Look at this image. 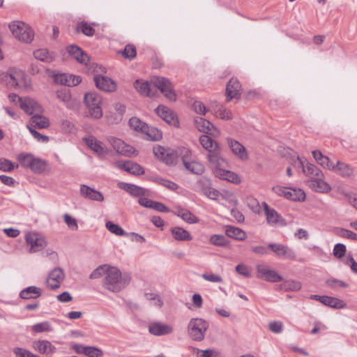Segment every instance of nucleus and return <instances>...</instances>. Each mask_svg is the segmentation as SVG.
<instances>
[{"instance_id":"obj_42","label":"nucleus","mask_w":357,"mask_h":357,"mask_svg":"<svg viewBox=\"0 0 357 357\" xmlns=\"http://www.w3.org/2000/svg\"><path fill=\"white\" fill-rule=\"evenodd\" d=\"M135 88L137 91L145 96H153V93L151 91V85L148 82H142L136 80L135 82Z\"/></svg>"},{"instance_id":"obj_2","label":"nucleus","mask_w":357,"mask_h":357,"mask_svg":"<svg viewBox=\"0 0 357 357\" xmlns=\"http://www.w3.org/2000/svg\"><path fill=\"white\" fill-rule=\"evenodd\" d=\"M84 102L87 109V116L94 119H99L102 116L101 107L102 98L95 92L86 93Z\"/></svg>"},{"instance_id":"obj_38","label":"nucleus","mask_w":357,"mask_h":357,"mask_svg":"<svg viewBox=\"0 0 357 357\" xmlns=\"http://www.w3.org/2000/svg\"><path fill=\"white\" fill-rule=\"evenodd\" d=\"M302 287L301 282L294 280H284L282 284L279 285V289L285 291H297Z\"/></svg>"},{"instance_id":"obj_61","label":"nucleus","mask_w":357,"mask_h":357,"mask_svg":"<svg viewBox=\"0 0 357 357\" xmlns=\"http://www.w3.org/2000/svg\"><path fill=\"white\" fill-rule=\"evenodd\" d=\"M155 181L158 183H159L160 185H162L172 190H174L178 188L177 184H176L175 183H174L169 180L163 178H155Z\"/></svg>"},{"instance_id":"obj_13","label":"nucleus","mask_w":357,"mask_h":357,"mask_svg":"<svg viewBox=\"0 0 357 357\" xmlns=\"http://www.w3.org/2000/svg\"><path fill=\"white\" fill-rule=\"evenodd\" d=\"M242 86L236 77H231L226 86V102L231 101L233 98H239Z\"/></svg>"},{"instance_id":"obj_29","label":"nucleus","mask_w":357,"mask_h":357,"mask_svg":"<svg viewBox=\"0 0 357 357\" xmlns=\"http://www.w3.org/2000/svg\"><path fill=\"white\" fill-rule=\"evenodd\" d=\"M199 142L202 147L206 149L208 153L215 152L221 149L220 145L215 141L206 135H203L199 137Z\"/></svg>"},{"instance_id":"obj_60","label":"nucleus","mask_w":357,"mask_h":357,"mask_svg":"<svg viewBox=\"0 0 357 357\" xmlns=\"http://www.w3.org/2000/svg\"><path fill=\"white\" fill-rule=\"evenodd\" d=\"M192 349L197 354L202 352V354L199 357H217L218 355V352L214 349H208L201 350L198 348H193Z\"/></svg>"},{"instance_id":"obj_19","label":"nucleus","mask_w":357,"mask_h":357,"mask_svg":"<svg viewBox=\"0 0 357 357\" xmlns=\"http://www.w3.org/2000/svg\"><path fill=\"white\" fill-rule=\"evenodd\" d=\"M227 144L229 148L231 149L232 153L240 160L245 161L248 159V154L246 151V149L243 145L239 143L238 141L227 139Z\"/></svg>"},{"instance_id":"obj_20","label":"nucleus","mask_w":357,"mask_h":357,"mask_svg":"<svg viewBox=\"0 0 357 357\" xmlns=\"http://www.w3.org/2000/svg\"><path fill=\"white\" fill-rule=\"evenodd\" d=\"M94 82L97 88L105 91H114L116 89V83L105 76H95Z\"/></svg>"},{"instance_id":"obj_49","label":"nucleus","mask_w":357,"mask_h":357,"mask_svg":"<svg viewBox=\"0 0 357 357\" xmlns=\"http://www.w3.org/2000/svg\"><path fill=\"white\" fill-rule=\"evenodd\" d=\"M209 241L212 245L219 247H224L228 244L227 239L225 236L221 234L212 235Z\"/></svg>"},{"instance_id":"obj_57","label":"nucleus","mask_w":357,"mask_h":357,"mask_svg":"<svg viewBox=\"0 0 357 357\" xmlns=\"http://www.w3.org/2000/svg\"><path fill=\"white\" fill-rule=\"evenodd\" d=\"M13 352L15 357H40L39 356L33 354L29 350L22 347L14 348Z\"/></svg>"},{"instance_id":"obj_3","label":"nucleus","mask_w":357,"mask_h":357,"mask_svg":"<svg viewBox=\"0 0 357 357\" xmlns=\"http://www.w3.org/2000/svg\"><path fill=\"white\" fill-rule=\"evenodd\" d=\"M209 327L208 323L202 318H192L188 324L189 337L194 341L201 342Z\"/></svg>"},{"instance_id":"obj_39","label":"nucleus","mask_w":357,"mask_h":357,"mask_svg":"<svg viewBox=\"0 0 357 357\" xmlns=\"http://www.w3.org/2000/svg\"><path fill=\"white\" fill-rule=\"evenodd\" d=\"M323 304L326 306L335 308V309H343L346 307V303L337 298L325 296Z\"/></svg>"},{"instance_id":"obj_33","label":"nucleus","mask_w":357,"mask_h":357,"mask_svg":"<svg viewBox=\"0 0 357 357\" xmlns=\"http://www.w3.org/2000/svg\"><path fill=\"white\" fill-rule=\"evenodd\" d=\"M312 155L315 160L323 167L333 170L335 168V163L328 157L324 155L321 151L315 150L312 151Z\"/></svg>"},{"instance_id":"obj_8","label":"nucleus","mask_w":357,"mask_h":357,"mask_svg":"<svg viewBox=\"0 0 357 357\" xmlns=\"http://www.w3.org/2000/svg\"><path fill=\"white\" fill-rule=\"evenodd\" d=\"M294 162L292 163L294 167H301L303 172L305 176H309L310 178H314L317 176H323V172L316 165L305 162L298 156H296V159H293Z\"/></svg>"},{"instance_id":"obj_4","label":"nucleus","mask_w":357,"mask_h":357,"mask_svg":"<svg viewBox=\"0 0 357 357\" xmlns=\"http://www.w3.org/2000/svg\"><path fill=\"white\" fill-rule=\"evenodd\" d=\"M8 26L15 38L20 41L29 43L33 40V31L27 24L22 21H14Z\"/></svg>"},{"instance_id":"obj_30","label":"nucleus","mask_w":357,"mask_h":357,"mask_svg":"<svg viewBox=\"0 0 357 357\" xmlns=\"http://www.w3.org/2000/svg\"><path fill=\"white\" fill-rule=\"evenodd\" d=\"M172 212L188 223L192 224L199 222V219L188 209L176 207Z\"/></svg>"},{"instance_id":"obj_56","label":"nucleus","mask_w":357,"mask_h":357,"mask_svg":"<svg viewBox=\"0 0 357 357\" xmlns=\"http://www.w3.org/2000/svg\"><path fill=\"white\" fill-rule=\"evenodd\" d=\"M121 53L125 59H133L137 54L136 48L132 45H126L124 50Z\"/></svg>"},{"instance_id":"obj_44","label":"nucleus","mask_w":357,"mask_h":357,"mask_svg":"<svg viewBox=\"0 0 357 357\" xmlns=\"http://www.w3.org/2000/svg\"><path fill=\"white\" fill-rule=\"evenodd\" d=\"M142 133L146 135L147 139L151 141H158L162 138V132L160 130L155 127H149L148 125Z\"/></svg>"},{"instance_id":"obj_48","label":"nucleus","mask_w":357,"mask_h":357,"mask_svg":"<svg viewBox=\"0 0 357 357\" xmlns=\"http://www.w3.org/2000/svg\"><path fill=\"white\" fill-rule=\"evenodd\" d=\"M77 31L82 32L86 36H92L95 33V29L86 22L82 21L77 25Z\"/></svg>"},{"instance_id":"obj_25","label":"nucleus","mask_w":357,"mask_h":357,"mask_svg":"<svg viewBox=\"0 0 357 357\" xmlns=\"http://www.w3.org/2000/svg\"><path fill=\"white\" fill-rule=\"evenodd\" d=\"M119 188L124 190L134 197H140L146 195V189L134 184L121 182L118 184Z\"/></svg>"},{"instance_id":"obj_36","label":"nucleus","mask_w":357,"mask_h":357,"mask_svg":"<svg viewBox=\"0 0 357 357\" xmlns=\"http://www.w3.org/2000/svg\"><path fill=\"white\" fill-rule=\"evenodd\" d=\"M183 163L184 167L190 172L195 174H202L204 172V166L197 161H188L185 158H183Z\"/></svg>"},{"instance_id":"obj_16","label":"nucleus","mask_w":357,"mask_h":357,"mask_svg":"<svg viewBox=\"0 0 357 357\" xmlns=\"http://www.w3.org/2000/svg\"><path fill=\"white\" fill-rule=\"evenodd\" d=\"M85 144L90 148L97 155L103 156L107 153V148L103 143L98 140L93 136H89L83 139Z\"/></svg>"},{"instance_id":"obj_53","label":"nucleus","mask_w":357,"mask_h":357,"mask_svg":"<svg viewBox=\"0 0 357 357\" xmlns=\"http://www.w3.org/2000/svg\"><path fill=\"white\" fill-rule=\"evenodd\" d=\"M335 232L340 237L357 240V234L350 230L344 228H336Z\"/></svg>"},{"instance_id":"obj_7","label":"nucleus","mask_w":357,"mask_h":357,"mask_svg":"<svg viewBox=\"0 0 357 357\" xmlns=\"http://www.w3.org/2000/svg\"><path fill=\"white\" fill-rule=\"evenodd\" d=\"M257 277L270 282H277L283 280V278L278 272L266 264H258L256 266Z\"/></svg>"},{"instance_id":"obj_23","label":"nucleus","mask_w":357,"mask_h":357,"mask_svg":"<svg viewBox=\"0 0 357 357\" xmlns=\"http://www.w3.org/2000/svg\"><path fill=\"white\" fill-rule=\"evenodd\" d=\"M155 112L160 117L169 124L175 126L178 123L177 119L175 118L172 111L164 105H159L155 109Z\"/></svg>"},{"instance_id":"obj_21","label":"nucleus","mask_w":357,"mask_h":357,"mask_svg":"<svg viewBox=\"0 0 357 357\" xmlns=\"http://www.w3.org/2000/svg\"><path fill=\"white\" fill-rule=\"evenodd\" d=\"M194 123L197 129L200 132L212 135H215V132H217L213 125L209 121L202 117H196Z\"/></svg>"},{"instance_id":"obj_24","label":"nucleus","mask_w":357,"mask_h":357,"mask_svg":"<svg viewBox=\"0 0 357 357\" xmlns=\"http://www.w3.org/2000/svg\"><path fill=\"white\" fill-rule=\"evenodd\" d=\"M80 194L85 198L97 201L102 202L104 199L102 194L87 185H82L80 187Z\"/></svg>"},{"instance_id":"obj_64","label":"nucleus","mask_w":357,"mask_h":357,"mask_svg":"<svg viewBox=\"0 0 357 357\" xmlns=\"http://www.w3.org/2000/svg\"><path fill=\"white\" fill-rule=\"evenodd\" d=\"M346 252V246L342 243H337L334 246L333 255L337 258H342Z\"/></svg>"},{"instance_id":"obj_31","label":"nucleus","mask_w":357,"mask_h":357,"mask_svg":"<svg viewBox=\"0 0 357 357\" xmlns=\"http://www.w3.org/2000/svg\"><path fill=\"white\" fill-rule=\"evenodd\" d=\"M42 295V290L40 288L30 286L22 289L20 293V296L22 299H36Z\"/></svg>"},{"instance_id":"obj_14","label":"nucleus","mask_w":357,"mask_h":357,"mask_svg":"<svg viewBox=\"0 0 357 357\" xmlns=\"http://www.w3.org/2000/svg\"><path fill=\"white\" fill-rule=\"evenodd\" d=\"M207 160L209 167L213 169L215 174L218 170H222L226 165L225 160L221 156V149L207 154Z\"/></svg>"},{"instance_id":"obj_32","label":"nucleus","mask_w":357,"mask_h":357,"mask_svg":"<svg viewBox=\"0 0 357 357\" xmlns=\"http://www.w3.org/2000/svg\"><path fill=\"white\" fill-rule=\"evenodd\" d=\"M33 347L35 350L41 354H49L55 351V347L47 340L35 341L33 343Z\"/></svg>"},{"instance_id":"obj_50","label":"nucleus","mask_w":357,"mask_h":357,"mask_svg":"<svg viewBox=\"0 0 357 357\" xmlns=\"http://www.w3.org/2000/svg\"><path fill=\"white\" fill-rule=\"evenodd\" d=\"M129 125L133 130L143 132L147 124L137 117H132L129 120Z\"/></svg>"},{"instance_id":"obj_12","label":"nucleus","mask_w":357,"mask_h":357,"mask_svg":"<svg viewBox=\"0 0 357 357\" xmlns=\"http://www.w3.org/2000/svg\"><path fill=\"white\" fill-rule=\"evenodd\" d=\"M268 247L278 257H283L289 260H295L296 259V255L295 252L287 245L271 243L268 245Z\"/></svg>"},{"instance_id":"obj_11","label":"nucleus","mask_w":357,"mask_h":357,"mask_svg":"<svg viewBox=\"0 0 357 357\" xmlns=\"http://www.w3.org/2000/svg\"><path fill=\"white\" fill-rule=\"evenodd\" d=\"M65 278L63 271L61 268H54L48 275L46 284L48 289L54 290L61 287Z\"/></svg>"},{"instance_id":"obj_6","label":"nucleus","mask_w":357,"mask_h":357,"mask_svg":"<svg viewBox=\"0 0 357 357\" xmlns=\"http://www.w3.org/2000/svg\"><path fill=\"white\" fill-rule=\"evenodd\" d=\"M151 83L158 89L164 96L171 101H176V94L171 82L163 77H153Z\"/></svg>"},{"instance_id":"obj_55","label":"nucleus","mask_w":357,"mask_h":357,"mask_svg":"<svg viewBox=\"0 0 357 357\" xmlns=\"http://www.w3.org/2000/svg\"><path fill=\"white\" fill-rule=\"evenodd\" d=\"M109 266L106 264L99 266L90 274V279H97L102 275H106L107 270L109 268Z\"/></svg>"},{"instance_id":"obj_59","label":"nucleus","mask_w":357,"mask_h":357,"mask_svg":"<svg viewBox=\"0 0 357 357\" xmlns=\"http://www.w3.org/2000/svg\"><path fill=\"white\" fill-rule=\"evenodd\" d=\"M15 168V165L10 160L1 158H0V170L3 172H10Z\"/></svg>"},{"instance_id":"obj_63","label":"nucleus","mask_w":357,"mask_h":357,"mask_svg":"<svg viewBox=\"0 0 357 357\" xmlns=\"http://www.w3.org/2000/svg\"><path fill=\"white\" fill-rule=\"evenodd\" d=\"M202 192L207 197L211 199H217L220 195L218 190L211 187L204 188Z\"/></svg>"},{"instance_id":"obj_62","label":"nucleus","mask_w":357,"mask_h":357,"mask_svg":"<svg viewBox=\"0 0 357 357\" xmlns=\"http://www.w3.org/2000/svg\"><path fill=\"white\" fill-rule=\"evenodd\" d=\"M85 349L84 354L89 357H100L102 355V350L95 347H86Z\"/></svg>"},{"instance_id":"obj_17","label":"nucleus","mask_w":357,"mask_h":357,"mask_svg":"<svg viewBox=\"0 0 357 357\" xmlns=\"http://www.w3.org/2000/svg\"><path fill=\"white\" fill-rule=\"evenodd\" d=\"M324 176L323 175V176L309 178L306 181V183L314 191L322 193L328 192L331 190V188L324 181Z\"/></svg>"},{"instance_id":"obj_41","label":"nucleus","mask_w":357,"mask_h":357,"mask_svg":"<svg viewBox=\"0 0 357 357\" xmlns=\"http://www.w3.org/2000/svg\"><path fill=\"white\" fill-rule=\"evenodd\" d=\"M56 98L62 101L68 108L73 107L72 98L69 89H63L56 93Z\"/></svg>"},{"instance_id":"obj_45","label":"nucleus","mask_w":357,"mask_h":357,"mask_svg":"<svg viewBox=\"0 0 357 357\" xmlns=\"http://www.w3.org/2000/svg\"><path fill=\"white\" fill-rule=\"evenodd\" d=\"M46 167L47 162L45 160L34 157L30 169L36 174H40L45 170Z\"/></svg>"},{"instance_id":"obj_9","label":"nucleus","mask_w":357,"mask_h":357,"mask_svg":"<svg viewBox=\"0 0 357 357\" xmlns=\"http://www.w3.org/2000/svg\"><path fill=\"white\" fill-rule=\"evenodd\" d=\"M107 141L114 149L121 155L131 157L135 153V149L130 145L126 144L119 138L110 136L107 137Z\"/></svg>"},{"instance_id":"obj_47","label":"nucleus","mask_w":357,"mask_h":357,"mask_svg":"<svg viewBox=\"0 0 357 357\" xmlns=\"http://www.w3.org/2000/svg\"><path fill=\"white\" fill-rule=\"evenodd\" d=\"M34 57L41 61L50 63L53 60V57L46 49H39L33 52Z\"/></svg>"},{"instance_id":"obj_51","label":"nucleus","mask_w":357,"mask_h":357,"mask_svg":"<svg viewBox=\"0 0 357 357\" xmlns=\"http://www.w3.org/2000/svg\"><path fill=\"white\" fill-rule=\"evenodd\" d=\"M31 330L35 333H43L50 332L52 330V328L48 321H43L33 325L31 326Z\"/></svg>"},{"instance_id":"obj_18","label":"nucleus","mask_w":357,"mask_h":357,"mask_svg":"<svg viewBox=\"0 0 357 357\" xmlns=\"http://www.w3.org/2000/svg\"><path fill=\"white\" fill-rule=\"evenodd\" d=\"M19 103L21 109L29 114L41 112L40 105L36 100L30 98L24 97V98H19Z\"/></svg>"},{"instance_id":"obj_37","label":"nucleus","mask_w":357,"mask_h":357,"mask_svg":"<svg viewBox=\"0 0 357 357\" xmlns=\"http://www.w3.org/2000/svg\"><path fill=\"white\" fill-rule=\"evenodd\" d=\"M215 176L233 183L238 184L241 183V178L237 174L224 169L218 170Z\"/></svg>"},{"instance_id":"obj_52","label":"nucleus","mask_w":357,"mask_h":357,"mask_svg":"<svg viewBox=\"0 0 357 357\" xmlns=\"http://www.w3.org/2000/svg\"><path fill=\"white\" fill-rule=\"evenodd\" d=\"M105 227L111 233L116 236H122L126 234L125 231L120 226L111 221H107Z\"/></svg>"},{"instance_id":"obj_1","label":"nucleus","mask_w":357,"mask_h":357,"mask_svg":"<svg viewBox=\"0 0 357 357\" xmlns=\"http://www.w3.org/2000/svg\"><path fill=\"white\" fill-rule=\"evenodd\" d=\"M130 282L129 274H122L120 270L114 266H109L106 275L103 278L102 286L106 289L117 293L127 287Z\"/></svg>"},{"instance_id":"obj_40","label":"nucleus","mask_w":357,"mask_h":357,"mask_svg":"<svg viewBox=\"0 0 357 357\" xmlns=\"http://www.w3.org/2000/svg\"><path fill=\"white\" fill-rule=\"evenodd\" d=\"M171 231L174 238L177 241H187L192 238L189 231L181 227H173Z\"/></svg>"},{"instance_id":"obj_15","label":"nucleus","mask_w":357,"mask_h":357,"mask_svg":"<svg viewBox=\"0 0 357 357\" xmlns=\"http://www.w3.org/2000/svg\"><path fill=\"white\" fill-rule=\"evenodd\" d=\"M174 331L172 326L162 322L153 321L149 325V332L156 336L171 334Z\"/></svg>"},{"instance_id":"obj_27","label":"nucleus","mask_w":357,"mask_h":357,"mask_svg":"<svg viewBox=\"0 0 357 357\" xmlns=\"http://www.w3.org/2000/svg\"><path fill=\"white\" fill-rule=\"evenodd\" d=\"M68 52L79 63L86 64L89 61L88 55L76 45H70L67 48Z\"/></svg>"},{"instance_id":"obj_35","label":"nucleus","mask_w":357,"mask_h":357,"mask_svg":"<svg viewBox=\"0 0 357 357\" xmlns=\"http://www.w3.org/2000/svg\"><path fill=\"white\" fill-rule=\"evenodd\" d=\"M333 171L337 172L343 177H352L354 176V169L349 165L337 161L335 164V168Z\"/></svg>"},{"instance_id":"obj_10","label":"nucleus","mask_w":357,"mask_h":357,"mask_svg":"<svg viewBox=\"0 0 357 357\" xmlns=\"http://www.w3.org/2000/svg\"><path fill=\"white\" fill-rule=\"evenodd\" d=\"M25 240L26 243L30 245L29 251L31 253L38 252L47 245L45 239L37 233H27L25 236Z\"/></svg>"},{"instance_id":"obj_26","label":"nucleus","mask_w":357,"mask_h":357,"mask_svg":"<svg viewBox=\"0 0 357 357\" xmlns=\"http://www.w3.org/2000/svg\"><path fill=\"white\" fill-rule=\"evenodd\" d=\"M117 166L132 174L140 175L144 174L143 168L137 163L132 161H126L124 162H118Z\"/></svg>"},{"instance_id":"obj_34","label":"nucleus","mask_w":357,"mask_h":357,"mask_svg":"<svg viewBox=\"0 0 357 357\" xmlns=\"http://www.w3.org/2000/svg\"><path fill=\"white\" fill-rule=\"evenodd\" d=\"M30 119L29 123L27 126H30L31 128L37 127L40 129L46 128L50 126V121L47 118L44 116L39 115L38 113L36 112Z\"/></svg>"},{"instance_id":"obj_58","label":"nucleus","mask_w":357,"mask_h":357,"mask_svg":"<svg viewBox=\"0 0 357 357\" xmlns=\"http://www.w3.org/2000/svg\"><path fill=\"white\" fill-rule=\"evenodd\" d=\"M63 221L67 226L72 230L76 231L78 229V225L75 218H73L68 213L63 215Z\"/></svg>"},{"instance_id":"obj_28","label":"nucleus","mask_w":357,"mask_h":357,"mask_svg":"<svg viewBox=\"0 0 357 357\" xmlns=\"http://www.w3.org/2000/svg\"><path fill=\"white\" fill-rule=\"evenodd\" d=\"M153 153L155 155L167 165H172L174 163V157L172 153H169V151L162 146L154 148Z\"/></svg>"},{"instance_id":"obj_54","label":"nucleus","mask_w":357,"mask_h":357,"mask_svg":"<svg viewBox=\"0 0 357 357\" xmlns=\"http://www.w3.org/2000/svg\"><path fill=\"white\" fill-rule=\"evenodd\" d=\"M215 114L222 119L230 120L232 119V114L231 111L222 105H218L215 109Z\"/></svg>"},{"instance_id":"obj_5","label":"nucleus","mask_w":357,"mask_h":357,"mask_svg":"<svg viewBox=\"0 0 357 357\" xmlns=\"http://www.w3.org/2000/svg\"><path fill=\"white\" fill-rule=\"evenodd\" d=\"M272 190L279 196L284 197L286 199L292 201H304L305 194L304 191L300 188L296 189L287 188L281 185H275L272 188Z\"/></svg>"},{"instance_id":"obj_46","label":"nucleus","mask_w":357,"mask_h":357,"mask_svg":"<svg viewBox=\"0 0 357 357\" xmlns=\"http://www.w3.org/2000/svg\"><path fill=\"white\" fill-rule=\"evenodd\" d=\"M33 158V155L25 153H22L19 154L17 157V160L19 162L20 165L24 168L29 169H30L32 165Z\"/></svg>"},{"instance_id":"obj_22","label":"nucleus","mask_w":357,"mask_h":357,"mask_svg":"<svg viewBox=\"0 0 357 357\" xmlns=\"http://www.w3.org/2000/svg\"><path fill=\"white\" fill-rule=\"evenodd\" d=\"M264 211L267 222L271 225L283 223L284 220L281 215L273 208H270L266 202H263Z\"/></svg>"},{"instance_id":"obj_43","label":"nucleus","mask_w":357,"mask_h":357,"mask_svg":"<svg viewBox=\"0 0 357 357\" xmlns=\"http://www.w3.org/2000/svg\"><path fill=\"white\" fill-rule=\"evenodd\" d=\"M226 234L231 238L237 240H243L246 237V234L242 229L233 226L226 227Z\"/></svg>"}]
</instances>
